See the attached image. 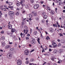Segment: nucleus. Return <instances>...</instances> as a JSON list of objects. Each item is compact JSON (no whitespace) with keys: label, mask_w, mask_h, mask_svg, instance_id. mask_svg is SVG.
Masks as SVG:
<instances>
[{"label":"nucleus","mask_w":65,"mask_h":65,"mask_svg":"<svg viewBox=\"0 0 65 65\" xmlns=\"http://www.w3.org/2000/svg\"><path fill=\"white\" fill-rule=\"evenodd\" d=\"M22 62L21 59H18L17 61V64L18 65H21Z\"/></svg>","instance_id":"nucleus-1"},{"label":"nucleus","mask_w":65,"mask_h":65,"mask_svg":"<svg viewBox=\"0 0 65 65\" xmlns=\"http://www.w3.org/2000/svg\"><path fill=\"white\" fill-rule=\"evenodd\" d=\"M7 56L9 59H11V58H12V54L10 53L8 54L7 55Z\"/></svg>","instance_id":"nucleus-2"},{"label":"nucleus","mask_w":65,"mask_h":65,"mask_svg":"<svg viewBox=\"0 0 65 65\" xmlns=\"http://www.w3.org/2000/svg\"><path fill=\"white\" fill-rule=\"evenodd\" d=\"M29 53H30V52H29V51L28 50H26L24 51V53L25 55H29Z\"/></svg>","instance_id":"nucleus-3"},{"label":"nucleus","mask_w":65,"mask_h":65,"mask_svg":"<svg viewBox=\"0 0 65 65\" xmlns=\"http://www.w3.org/2000/svg\"><path fill=\"white\" fill-rule=\"evenodd\" d=\"M10 17H12L13 15H14V14H13V12L10 11L8 13Z\"/></svg>","instance_id":"nucleus-4"},{"label":"nucleus","mask_w":65,"mask_h":65,"mask_svg":"<svg viewBox=\"0 0 65 65\" xmlns=\"http://www.w3.org/2000/svg\"><path fill=\"white\" fill-rule=\"evenodd\" d=\"M39 7V5L38 4H36L34 5V9H38V8Z\"/></svg>","instance_id":"nucleus-5"},{"label":"nucleus","mask_w":65,"mask_h":65,"mask_svg":"<svg viewBox=\"0 0 65 65\" xmlns=\"http://www.w3.org/2000/svg\"><path fill=\"white\" fill-rule=\"evenodd\" d=\"M15 29L14 28H12L11 30V34H12L13 33V32H15Z\"/></svg>","instance_id":"nucleus-6"},{"label":"nucleus","mask_w":65,"mask_h":65,"mask_svg":"<svg viewBox=\"0 0 65 65\" xmlns=\"http://www.w3.org/2000/svg\"><path fill=\"white\" fill-rule=\"evenodd\" d=\"M30 43L32 44H35L36 43V41L34 40H32L31 41Z\"/></svg>","instance_id":"nucleus-7"},{"label":"nucleus","mask_w":65,"mask_h":65,"mask_svg":"<svg viewBox=\"0 0 65 65\" xmlns=\"http://www.w3.org/2000/svg\"><path fill=\"white\" fill-rule=\"evenodd\" d=\"M52 45H53L54 46V47H56L57 46V44L55 42H53L52 43Z\"/></svg>","instance_id":"nucleus-8"},{"label":"nucleus","mask_w":65,"mask_h":65,"mask_svg":"<svg viewBox=\"0 0 65 65\" xmlns=\"http://www.w3.org/2000/svg\"><path fill=\"white\" fill-rule=\"evenodd\" d=\"M32 13L34 14V16H36L37 15V13L36 12H35V11H32Z\"/></svg>","instance_id":"nucleus-9"},{"label":"nucleus","mask_w":65,"mask_h":65,"mask_svg":"<svg viewBox=\"0 0 65 65\" xmlns=\"http://www.w3.org/2000/svg\"><path fill=\"white\" fill-rule=\"evenodd\" d=\"M8 27L9 29H11L12 28V26L11 24H9L8 26Z\"/></svg>","instance_id":"nucleus-10"},{"label":"nucleus","mask_w":65,"mask_h":65,"mask_svg":"<svg viewBox=\"0 0 65 65\" xmlns=\"http://www.w3.org/2000/svg\"><path fill=\"white\" fill-rule=\"evenodd\" d=\"M12 37L14 40H18V39H17V38L16 37V36H12Z\"/></svg>","instance_id":"nucleus-11"},{"label":"nucleus","mask_w":65,"mask_h":65,"mask_svg":"<svg viewBox=\"0 0 65 65\" xmlns=\"http://www.w3.org/2000/svg\"><path fill=\"white\" fill-rule=\"evenodd\" d=\"M53 53L55 54H57L58 53V50H54L53 51Z\"/></svg>","instance_id":"nucleus-12"},{"label":"nucleus","mask_w":65,"mask_h":65,"mask_svg":"<svg viewBox=\"0 0 65 65\" xmlns=\"http://www.w3.org/2000/svg\"><path fill=\"white\" fill-rule=\"evenodd\" d=\"M9 47H10V46L8 45H6L5 47V48L6 49H8V48H9Z\"/></svg>","instance_id":"nucleus-13"},{"label":"nucleus","mask_w":65,"mask_h":65,"mask_svg":"<svg viewBox=\"0 0 65 65\" xmlns=\"http://www.w3.org/2000/svg\"><path fill=\"white\" fill-rule=\"evenodd\" d=\"M5 45V42L3 41L2 42V46H4Z\"/></svg>","instance_id":"nucleus-14"},{"label":"nucleus","mask_w":65,"mask_h":65,"mask_svg":"<svg viewBox=\"0 0 65 65\" xmlns=\"http://www.w3.org/2000/svg\"><path fill=\"white\" fill-rule=\"evenodd\" d=\"M20 35L22 37H24L25 36V34H23V33H21L20 34Z\"/></svg>","instance_id":"nucleus-15"},{"label":"nucleus","mask_w":65,"mask_h":65,"mask_svg":"<svg viewBox=\"0 0 65 65\" xmlns=\"http://www.w3.org/2000/svg\"><path fill=\"white\" fill-rule=\"evenodd\" d=\"M63 50L62 49H60V50H59L58 51L59 53L61 54V53L62 52H63Z\"/></svg>","instance_id":"nucleus-16"},{"label":"nucleus","mask_w":65,"mask_h":65,"mask_svg":"<svg viewBox=\"0 0 65 65\" xmlns=\"http://www.w3.org/2000/svg\"><path fill=\"white\" fill-rule=\"evenodd\" d=\"M16 5L17 6H19L20 5V2H17Z\"/></svg>","instance_id":"nucleus-17"},{"label":"nucleus","mask_w":65,"mask_h":65,"mask_svg":"<svg viewBox=\"0 0 65 65\" xmlns=\"http://www.w3.org/2000/svg\"><path fill=\"white\" fill-rule=\"evenodd\" d=\"M8 7L9 8H10L11 9V10H13V7L12 6H8Z\"/></svg>","instance_id":"nucleus-18"},{"label":"nucleus","mask_w":65,"mask_h":65,"mask_svg":"<svg viewBox=\"0 0 65 65\" xmlns=\"http://www.w3.org/2000/svg\"><path fill=\"white\" fill-rule=\"evenodd\" d=\"M50 31L51 33H52L54 32V29L53 28H50Z\"/></svg>","instance_id":"nucleus-19"},{"label":"nucleus","mask_w":65,"mask_h":65,"mask_svg":"<svg viewBox=\"0 0 65 65\" xmlns=\"http://www.w3.org/2000/svg\"><path fill=\"white\" fill-rule=\"evenodd\" d=\"M37 33V32L36 31H35L34 32V34L35 35H36Z\"/></svg>","instance_id":"nucleus-20"},{"label":"nucleus","mask_w":65,"mask_h":65,"mask_svg":"<svg viewBox=\"0 0 65 65\" xmlns=\"http://www.w3.org/2000/svg\"><path fill=\"white\" fill-rule=\"evenodd\" d=\"M1 39L2 40H4L5 39V37L4 36H2L1 38Z\"/></svg>","instance_id":"nucleus-21"},{"label":"nucleus","mask_w":65,"mask_h":65,"mask_svg":"<svg viewBox=\"0 0 65 65\" xmlns=\"http://www.w3.org/2000/svg\"><path fill=\"white\" fill-rule=\"evenodd\" d=\"M55 58V57H53L52 58H51V59L53 60V61H54L55 59H57L56 58Z\"/></svg>","instance_id":"nucleus-22"},{"label":"nucleus","mask_w":65,"mask_h":65,"mask_svg":"<svg viewBox=\"0 0 65 65\" xmlns=\"http://www.w3.org/2000/svg\"><path fill=\"white\" fill-rule=\"evenodd\" d=\"M47 17V15H45L43 16V18L44 19H46Z\"/></svg>","instance_id":"nucleus-23"},{"label":"nucleus","mask_w":65,"mask_h":65,"mask_svg":"<svg viewBox=\"0 0 65 65\" xmlns=\"http://www.w3.org/2000/svg\"><path fill=\"white\" fill-rule=\"evenodd\" d=\"M46 14L45 12H43L42 13V16H44V15H45Z\"/></svg>","instance_id":"nucleus-24"},{"label":"nucleus","mask_w":65,"mask_h":65,"mask_svg":"<svg viewBox=\"0 0 65 65\" xmlns=\"http://www.w3.org/2000/svg\"><path fill=\"white\" fill-rule=\"evenodd\" d=\"M40 40V39H39V38H38V39L37 40V41H38V42L39 44H40V41H39Z\"/></svg>","instance_id":"nucleus-25"},{"label":"nucleus","mask_w":65,"mask_h":65,"mask_svg":"<svg viewBox=\"0 0 65 65\" xmlns=\"http://www.w3.org/2000/svg\"><path fill=\"white\" fill-rule=\"evenodd\" d=\"M12 4H13V3L12 2H10L9 3V5L10 6L11 5H12Z\"/></svg>","instance_id":"nucleus-26"},{"label":"nucleus","mask_w":65,"mask_h":65,"mask_svg":"<svg viewBox=\"0 0 65 65\" xmlns=\"http://www.w3.org/2000/svg\"><path fill=\"white\" fill-rule=\"evenodd\" d=\"M29 18H32L33 16L32 15V14H29Z\"/></svg>","instance_id":"nucleus-27"},{"label":"nucleus","mask_w":65,"mask_h":65,"mask_svg":"<svg viewBox=\"0 0 65 65\" xmlns=\"http://www.w3.org/2000/svg\"><path fill=\"white\" fill-rule=\"evenodd\" d=\"M29 63V61L28 60H26L25 62V63L26 64H28Z\"/></svg>","instance_id":"nucleus-28"},{"label":"nucleus","mask_w":65,"mask_h":65,"mask_svg":"<svg viewBox=\"0 0 65 65\" xmlns=\"http://www.w3.org/2000/svg\"><path fill=\"white\" fill-rule=\"evenodd\" d=\"M25 7L27 9L28 8H29V6H28V5H26L25 6Z\"/></svg>","instance_id":"nucleus-29"},{"label":"nucleus","mask_w":65,"mask_h":65,"mask_svg":"<svg viewBox=\"0 0 65 65\" xmlns=\"http://www.w3.org/2000/svg\"><path fill=\"white\" fill-rule=\"evenodd\" d=\"M25 2V0H21V1L20 2V3L22 4V3H24Z\"/></svg>","instance_id":"nucleus-30"},{"label":"nucleus","mask_w":65,"mask_h":65,"mask_svg":"<svg viewBox=\"0 0 65 65\" xmlns=\"http://www.w3.org/2000/svg\"><path fill=\"white\" fill-rule=\"evenodd\" d=\"M26 4H25L23 3L21 4V5L23 7H24V6H26Z\"/></svg>","instance_id":"nucleus-31"},{"label":"nucleus","mask_w":65,"mask_h":65,"mask_svg":"<svg viewBox=\"0 0 65 65\" xmlns=\"http://www.w3.org/2000/svg\"><path fill=\"white\" fill-rule=\"evenodd\" d=\"M51 13L52 14H54V12L52 10L51 11Z\"/></svg>","instance_id":"nucleus-32"},{"label":"nucleus","mask_w":65,"mask_h":65,"mask_svg":"<svg viewBox=\"0 0 65 65\" xmlns=\"http://www.w3.org/2000/svg\"><path fill=\"white\" fill-rule=\"evenodd\" d=\"M24 27L25 29H28V27H27L26 25L24 26Z\"/></svg>","instance_id":"nucleus-33"},{"label":"nucleus","mask_w":65,"mask_h":65,"mask_svg":"<svg viewBox=\"0 0 65 65\" xmlns=\"http://www.w3.org/2000/svg\"><path fill=\"white\" fill-rule=\"evenodd\" d=\"M41 21L42 23H44V22H45V21L44 19H42Z\"/></svg>","instance_id":"nucleus-34"},{"label":"nucleus","mask_w":65,"mask_h":65,"mask_svg":"<svg viewBox=\"0 0 65 65\" xmlns=\"http://www.w3.org/2000/svg\"><path fill=\"white\" fill-rule=\"evenodd\" d=\"M19 12H16L15 13V14L16 15H19Z\"/></svg>","instance_id":"nucleus-35"},{"label":"nucleus","mask_w":65,"mask_h":65,"mask_svg":"<svg viewBox=\"0 0 65 65\" xmlns=\"http://www.w3.org/2000/svg\"><path fill=\"white\" fill-rule=\"evenodd\" d=\"M34 61V59H30V61L31 62H33V61Z\"/></svg>","instance_id":"nucleus-36"},{"label":"nucleus","mask_w":65,"mask_h":65,"mask_svg":"<svg viewBox=\"0 0 65 65\" xmlns=\"http://www.w3.org/2000/svg\"><path fill=\"white\" fill-rule=\"evenodd\" d=\"M26 32L25 33V34H27V33H28V31H29V30H28V29H26Z\"/></svg>","instance_id":"nucleus-37"},{"label":"nucleus","mask_w":65,"mask_h":65,"mask_svg":"<svg viewBox=\"0 0 65 65\" xmlns=\"http://www.w3.org/2000/svg\"><path fill=\"white\" fill-rule=\"evenodd\" d=\"M53 26H54V27H57V24H53Z\"/></svg>","instance_id":"nucleus-38"},{"label":"nucleus","mask_w":65,"mask_h":65,"mask_svg":"<svg viewBox=\"0 0 65 65\" xmlns=\"http://www.w3.org/2000/svg\"><path fill=\"white\" fill-rule=\"evenodd\" d=\"M0 18L1 17V15L2 14V11H0Z\"/></svg>","instance_id":"nucleus-39"},{"label":"nucleus","mask_w":65,"mask_h":65,"mask_svg":"<svg viewBox=\"0 0 65 65\" xmlns=\"http://www.w3.org/2000/svg\"><path fill=\"white\" fill-rule=\"evenodd\" d=\"M7 33L8 35H10V32L9 31H8L7 32Z\"/></svg>","instance_id":"nucleus-40"},{"label":"nucleus","mask_w":65,"mask_h":65,"mask_svg":"<svg viewBox=\"0 0 65 65\" xmlns=\"http://www.w3.org/2000/svg\"><path fill=\"white\" fill-rule=\"evenodd\" d=\"M34 2L33 0H30V2L31 3H34Z\"/></svg>","instance_id":"nucleus-41"},{"label":"nucleus","mask_w":65,"mask_h":65,"mask_svg":"<svg viewBox=\"0 0 65 65\" xmlns=\"http://www.w3.org/2000/svg\"><path fill=\"white\" fill-rule=\"evenodd\" d=\"M46 39H47V40H48V39H50V38L48 36H47L46 38Z\"/></svg>","instance_id":"nucleus-42"},{"label":"nucleus","mask_w":65,"mask_h":65,"mask_svg":"<svg viewBox=\"0 0 65 65\" xmlns=\"http://www.w3.org/2000/svg\"><path fill=\"white\" fill-rule=\"evenodd\" d=\"M57 46H61V43H58V44Z\"/></svg>","instance_id":"nucleus-43"},{"label":"nucleus","mask_w":65,"mask_h":65,"mask_svg":"<svg viewBox=\"0 0 65 65\" xmlns=\"http://www.w3.org/2000/svg\"><path fill=\"white\" fill-rule=\"evenodd\" d=\"M29 65H36V64H34L33 63L32 64L31 63H29Z\"/></svg>","instance_id":"nucleus-44"},{"label":"nucleus","mask_w":65,"mask_h":65,"mask_svg":"<svg viewBox=\"0 0 65 65\" xmlns=\"http://www.w3.org/2000/svg\"><path fill=\"white\" fill-rule=\"evenodd\" d=\"M4 31L2 30L1 32H0V33L1 34H3V33H4Z\"/></svg>","instance_id":"nucleus-45"},{"label":"nucleus","mask_w":65,"mask_h":65,"mask_svg":"<svg viewBox=\"0 0 65 65\" xmlns=\"http://www.w3.org/2000/svg\"><path fill=\"white\" fill-rule=\"evenodd\" d=\"M57 60H58V61H60V62H62V60H61L59 59V58H58L57 59Z\"/></svg>","instance_id":"nucleus-46"},{"label":"nucleus","mask_w":65,"mask_h":65,"mask_svg":"<svg viewBox=\"0 0 65 65\" xmlns=\"http://www.w3.org/2000/svg\"><path fill=\"white\" fill-rule=\"evenodd\" d=\"M35 19L36 21H38L39 20V18H36Z\"/></svg>","instance_id":"nucleus-47"},{"label":"nucleus","mask_w":65,"mask_h":65,"mask_svg":"<svg viewBox=\"0 0 65 65\" xmlns=\"http://www.w3.org/2000/svg\"><path fill=\"white\" fill-rule=\"evenodd\" d=\"M14 46L15 47H17V44L16 43H15V45H14Z\"/></svg>","instance_id":"nucleus-48"},{"label":"nucleus","mask_w":65,"mask_h":65,"mask_svg":"<svg viewBox=\"0 0 65 65\" xmlns=\"http://www.w3.org/2000/svg\"><path fill=\"white\" fill-rule=\"evenodd\" d=\"M32 29H30V34H31V33H32Z\"/></svg>","instance_id":"nucleus-49"},{"label":"nucleus","mask_w":65,"mask_h":65,"mask_svg":"<svg viewBox=\"0 0 65 65\" xmlns=\"http://www.w3.org/2000/svg\"><path fill=\"white\" fill-rule=\"evenodd\" d=\"M23 31L24 32V33H25V34H26V29H24L23 30Z\"/></svg>","instance_id":"nucleus-50"},{"label":"nucleus","mask_w":65,"mask_h":65,"mask_svg":"<svg viewBox=\"0 0 65 65\" xmlns=\"http://www.w3.org/2000/svg\"><path fill=\"white\" fill-rule=\"evenodd\" d=\"M34 49H33L32 50L30 51V53H31L32 52H34Z\"/></svg>","instance_id":"nucleus-51"},{"label":"nucleus","mask_w":65,"mask_h":65,"mask_svg":"<svg viewBox=\"0 0 65 65\" xmlns=\"http://www.w3.org/2000/svg\"><path fill=\"white\" fill-rule=\"evenodd\" d=\"M12 43H12V42H9V44H12Z\"/></svg>","instance_id":"nucleus-52"},{"label":"nucleus","mask_w":65,"mask_h":65,"mask_svg":"<svg viewBox=\"0 0 65 65\" xmlns=\"http://www.w3.org/2000/svg\"><path fill=\"white\" fill-rule=\"evenodd\" d=\"M3 10L4 11H6V9L5 8H3Z\"/></svg>","instance_id":"nucleus-53"},{"label":"nucleus","mask_w":65,"mask_h":65,"mask_svg":"<svg viewBox=\"0 0 65 65\" xmlns=\"http://www.w3.org/2000/svg\"><path fill=\"white\" fill-rule=\"evenodd\" d=\"M38 31L39 32H40V33H41V31H40V29H38Z\"/></svg>","instance_id":"nucleus-54"},{"label":"nucleus","mask_w":65,"mask_h":65,"mask_svg":"<svg viewBox=\"0 0 65 65\" xmlns=\"http://www.w3.org/2000/svg\"><path fill=\"white\" fill-rule=\"evenodd\" d=\"M29 39V37H26V40H28Z\"/></svg>","instance_id":"nucleus-55"},{"label":"nucleus","mask_w":65,"mask_h":65,"mask_svg":"<svg viewBox=\"0 0 65 65\" xmlns=\"http://www.w3.org/2000/svg\"><path fill=\"white\" fill-rule=\"evenodd\" d=\"M17 10H18V11H19L20 10V9H19V8H17Z\"/></svg>","instance_id":"nucleus-56"},{"label":"nucleus","mask_w":65,"mask_h":65,"mask_svg":"<svg viewBox=\"0 0 65 65\" xmlns=\"http://www.w3.org/2000/svg\"><path fill=\"white\" fill-rule=\"evenodd\" d=\"M16 52V51H15V50H14L13 52V54H15Z\"/></svg>","instance_id":"nucleus-57"},{"label":"nucleus","mask_w":65,"mask_h":65,"mask_svg":"<svg viewBox=\"0 0 65 65\" xmlns=\"http://www.w3.org/2000/svg\"><path fill=\"white\" fill-rule=\"evenodd\" d=\"M47 9L49 10H51V9H50V8L49 7H48Z\"/></svg>","instance_id":"nucleus-58"},{"label":"nucleus","mask_w":65,"mask_h":65,"mask_svg":"<svg viewBox=\"0 0 65 65\" xmlns=\"http://www.w3.org/2000/svg\"><path fill=\"white\" fill-rule=\"evenodd\" d=\"M10 51H13V48H11L10 49Z\"/></svg>","instance_id":"nucleus-59"},{"label":"nucleus","mask_w":65,"mask_h":65,"mask_svg":"<svg viewBox=\"0 0 65 65\" xmlns=\"http://www.w3.org/2000/svg\"><path fill=\"white\" fill-rule=\"evenodd\" d=\"M30 35H29V34H27V36H28V37H29V36H30Z\"/></svg>","instance_id":"nucleus-60"},{"label":"nucleus","mask_w":65,"mask_h":65,"mask_svg":"<svg viewBox=\"0 0 65 65\" xmlns=\"http://www.w3.org/2000/svg\"><path fill=\"white\" fill-rule=\"evenodd\" d=\"M40 3L42 4H43V1H42Z\"/></svg>","instance_id":"nucleus-61"},{"label":"nucleus","mask_w":65,"mask_h":65,"mask_svg":"<svg viewBox=\"0 0 65 65\" xmlns=\"http://www.w3.org/2000/svg\"><path fill=\"white\" fill-rule=\"evenodd\" d=\"M45 52V51H44V49L42 50V53H43V52Z\"/></svg>","instance_id":"nucleus-62"},{"label":"nucleus","mask_w":65,"mask_h":65,"mask_svg":"<svg viewBox=\"0 0 65 65\" xmlns=\"http://www.w3.org/2000/svg\"><path fill=\"white\" fill-rule=\"evenodd\" d=\"M26 18H25V19H23V21L24 22V21H25V20H26Z\"/></svg>","instance_id":"nucleus-63"},{"label":"nucleus","mask_w":65,"mask_h":65,"mask_svg":"<svg viewBox=\"0 0 65 65\" xmlns=\"http://www.w3.org/2000/svg\"><path fill=\"white\" fill-rule=\"evenodd\" d=\"M6 4H8V3H8V1H6Z\"/></svg>","instance_id":"nucleus-64"}]
</instances>
